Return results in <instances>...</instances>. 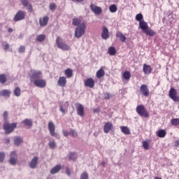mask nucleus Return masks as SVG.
<instances>
[{
  "instance_id": "nucleus-13",
  "label": "nucleus",
  "mask_w": 179,
  "mask_h": 179,
  "mask_svg": "<svg viewBox=\"0 0 179 179\" xmlns=\"http://www.w3.org/2000/svg\"><path fill=\"white\" fill-rule=\"evenodd\" d=\"M113 129H114L113 124L112 122H108L105 124L103 127V132L106 134H108Z\"/></svg>"
},
{
  "instance_id": "nucleus-38",
  "label": "nucleus",
  "mask_w": 179,
  "mask_h": 179,
  "mask_svg": "<svg viewBox=\"0 0 179 179\" xmlns=\"http://www.w3.org/2000/svg\"><path fill=\"white\" fill-rule=\"evenodd\" d=\"M22 123L26 126H29V127H31L33 125L32 121L28 119L23 120Z\"/></svg>"
},
{
  "instance_id": "nucleus-17",
  "label": "nucleus",
  "mask_w": 179,
  "mask_h": 179,
  "mask_svg": "<svg viewBox=\"0 0 179 179\" xmlns=\"http://www.w3.org/2000/svg\"><path fill=\"white\" fill-rule=\"evenodd\" d=\"M17 155L16 152H12L10 153V157L9 160V162L10 164L15 165L17 164Z\"/></svg>"
},
{
  "instance_id": "nucleus-24",
  "label": "nucleus",
  "mask_w": 179,
  "mask_h": 179,
  "mask_svg": "<svg viewBox=\"0 0 179 179\" xmlns=\"http://www.w3.org/2000/svg\"><path fill=\"white\" fill-rule=\"evenodd\" d=\"M120 130L122 133H123L125 135L131 134V130H129V128H128V127L122 126L120 127Z\"/></svg>"
},
{
  "instance_id": "nucleus-35",
  "label": "nucleus",
  "mask_w": 179,
  "mask_h": 179,
  "mask_svg": "<svg viewBox=\"0 0 179 179\" xmlns=\"http://www.w3.org/2000/svg\"><path fill=\"white\" fill-rule=\"evenodd\" d=\"M109 10L110 13H116L117 11V6L115 4L111 5L109 7Z\"/></svg>"
},
{
  "instance_id": "nucleus-6",
  "label": "nucleus",
  "mask_w": 179,
  "mask_h": 179,
  "mask_svg": "<svg viewBox=\"0 0 179 179\" xmlns=\"http://www.w3.org/2000/svg\"><path fill=\"white\" fill-rule=\"evenodd\" d=\"M48 128L50 131V136L55 137L56 138H60L59 135L56 133V127L53 122L50 121L48 122Z\"/></svg>"
},
{
  "instance_id": "nucleus-55",
  "label": "nucleus",
  "mask_w": 179,
  "mask_h": 179,
  "mask_svg": "<svg viewBox=\"0 0 179 179\" xmlns=\"http://www.w3.org/2000/svg\"><path fill=\"white\" fill-rule=\"evenodd\" d=\"M73 2H78V3H81L83 2L85 0H71Z\"/></svg>"
},
{
  "instance_id": "nucleus-43",
  "label": "nucleus",
  "mask_w": 179,
  "mask_h": 179,
  "mask_svg": "<svg viewBox=\"0 0 179 179\" xmlns=\"http://www.w3.org/2000/svg\"><path fill=\"white\" fill-rule=\"evenodd\" d=\"M80 179H89V175L87 172H84L80 175Z\"/></svg>"
},
{
  "instance_id": "nucleus-34",
  "label": "nucleus",
  "mask_w": 179,
  "mask_h": 179,
  "mask_svg": "<svg viewBox=\"0 0 179 179\" xmlns=\"http://www.w3.org/2000/svg\"><path fill=\"white\" fill-rule=\"evenodd\" d=\"M22 143H23V139L21 137H17L14 140V143L16 145H20Z\"/></svg>"
},
{
  "instance_id": "nucleus-53",
  "label": "nucleus",
  "mask_w": 179,
  "mask_h": 179,
  "mask_svg": "<svg viewBox=\"0 0 179 179\" xmlns=\"http://www.w3.org/2000/svg\"><path fill=\"white\" fill-rule=\"evenodd\" d=\"M27 7H28L29 10H30V11L33 10V7H32V5L31 3L29 4V6Z\"/></svg>"
},
{
  "instance_id": "nucleus-33",
  "label": "nucleus",
  "mask_w": 179,
  "mask_h": 179,
  "mask_svg": "<svg viewBox=\"0 0 179 179\" xmlns=\"http://www.w3.org/2000/svg\"><path fill=\"white\" fill-rule=\"evenodd\" d=\"M7 82L6 75L0 74V83L5 84Z\"/></svg>"
},
{
  "instance_id": "nucleus-31",
  "label": "nucleus",
  "mask_w": 179,
  "mask_h": 179,
  "mask_svg": "<svg viewBox=\"0 0 179 179\" xmlns=\"http://www.w3.org/2000/svg\"><path fill=\"white\" fill-rule=\"evenodd\" d=\"M108 54L110 55H111V56H114L117 53V50H116L115 48H114V47H110L108 48Z\"/></svg>"
},
{
  "instance_id": "nucleus-26",
  "label": "nucleus",
  "mask_w": 179,
  "mask_h": 179,
  "mask_svg": "<svg viewBox=\"0 0 179 179\" xmlns=\"http://www.w3.org/2000/svg\"><path fill=\"white\" fill-rule=\"evenodd\" d=\"M106 75V73H105V71L103 69H100L97 72H96V77L98 78H103V76H105Z\"/></svg>"
},
{
  "instance_id": "nucleus-46",
  "label": "nucleus",
  "mask_w": 179,
  "mask_h": 179,
  "mask_svg": "<svg viewBox=\"0 0 179 179\" xmlns=\"http://www.w3.org/2000/svg\"><path fill=\"white\" fill-rule=\"evenodd\" d=\"M3 119H4L5 122H7V120L8 119V111H5L3 113Z\"/></svg>"
},
{
  "instance_id": "nucleus-14",
  "label": "nucleus",
  "mask_w": 179,
  "mask_h": 179,
  "mask_svg": "<svg viewBox=\"0 0 179 179\" xmlns=\"http://www.w3.org/2000/svg\"><path fill=\"white\" fill-rule=\"evenodd\" d=\"M90 9L96 15H100L103 12L101 8H100L99 6H96L94 4H91L90 5Z\"/></svg>"
},
{
  "instance_id": "nucleus-18",
  "label": "nucleus",
  "mask_w": 179,
  "mask_h": 179,
  "mask_svg": "<svg viewBox=\"0 0 179 179\" xmlns=\"http://www.w3.org/2000/svg\"><path fill=\"white\" fill-rule=\"evenodd\" d=\"M84 84H85V86L86 87H89L90 88H93L95 86V81L93 78H90L85 81Z\"/></svg>"
},
{
  "instance_id": "nucleus-19",
  "label": "nucleus",
  "mask_w": 179,
  "mask_h": 179,
  "mask_svg": "<svg viewBox=\"0 0 179 179\" xmlns=\"http://www.w3.org/2000/svg\"><path fill=\"white\" fill-rule=\"evenodd\" d=\"M143 71L145 74L150 75L152 73V66H150V65L144 64L143 66Z\"/></svg>"
},
{
  "instance_id": "nucleus-8",
  "label": "nucleus",
  "mask_w": 179,
  "mask_h": 179,
  "mask_svg": "<svg viewBox=\"0 0 179 179\" xmlns=\"http://www.w3.org/2000/svg\"><path fill=\"white\" fill-rule=\"evenodd\" d=\"M169 97L175 102H179V96L177 90L171 88L169 94Z\"/></svg>"
},
{
  "instance_id": "nucleus-9",
  "label": "nucleus",
  "mask_w": 179,
  "mask_h": 179,
  "mask_svg": "<svg viewBox=\"0 0 179 179\" xmlns=\"http://www.w3.org/2000/svg\"><path fill=\"white\" fill-rule=\"evenodd\" d=\"M26 13L23 10H19L17 12L13 17V21L18 22L25 19Z\"/></svg>"
},
{
  "instance_id": "nucleus-49",
  "label": "nucleus",
  "mask_w": 179,
  "mask_h": 179,
  "mask_svg": "<svg viewBox=\"0 0 179 179\" xmlns=\"http://www.w3.org/2000/svg\"><path fill=\"white\" fill-rule=\"evenodd\" d=\"M70 135H71V136H73V137H76V136H78V134H77V132H76V131H74V130H71V131H70Z\"/></svg>"
},
{
  "instance_id": "nucleus-36",
  "label": "nucleus",
  "mask_w": 179,
  "mask_h": 179,
  "mask_svg": "<svg viewBox=\"0 0 179 179\" xmlns=\"http://www.w3.org/2000/svg\"><path fill=\"white\" fill-rule=\"evenodd\" d=\"M81 24V20L79 18L73 19L72 24L73 26H78Z\"/></svg>"
},
{
  "instance_id": "nucleus-47",
  "label": "nucleus",
  "mask_w": 179,
  "mask_h": 179,
  "mask_svg": "<svg viewBox=\"0 0 179 179\" xmlns=\"http://www.w3.org/2000/svg\"><path fill=\"white\" fill-rule=\"evenodd\" d=\"M5 153L3 152H0V162H3L5 159Z\"/></svg>"
},
{
  "instance_id": "nucleus-57",
  "label": "nucleus",
  "mask_w": 179,
  "mask_h": 179,
  "mask_svg": "<svg viewBox=\"0 0 179 179\" xmlns=\"http://www.w3.org/2000/svg\"><path fill=\"white\" fill-rule=\"evenodd\" d=\"M13 31V29L12 28H9L8 29V32H9V33H12Z\"/></svg>"
},
{
  "instance_id": "nucleus-2",
  "label": "nucleus",
  "mask_w": 179,
  "mask_h": 179,
  "mask_svg": "<svg viewBox=\"0 0 179 179\" xmlns=\"http://www.w3.org/2000/svg\"><path fill=\"white\" fill-rule=\"evenodd\" d=\"M17 123L10 124L8 122H5L3 124V128L6 134H10L15 131V128H17Z\"/></svg>"
},
{
  "instance_id": "nucleus-40",
  "label": "nucleus",
  "mask_w": 179,
  "mask_h": 179,
  "mask_svg": "<svg viewBox=\"0 0 179 179\" xmlns=\"http://www.w3.org/2000/svg\"><path fill=\"white\" fill-rule=\"evenodd\" d=\"M171 123L173 126H178L179 125V118H173L171 120Z\"/></svg>"
},
{
  "instance_id": "nucleus-16",
  "label": "nucleus",
  "mask_w": 179,
  "mask_h": 179,
  "mask_svg": "<svg viewBox=\"0 0 179 179\" xmlns=\"http://www.w3.org/2000/svg\"><path fill=\"white\" fill-rule=\"evenodd\" d=\"M76 110H77V114L79 116H81V117L85 116V108L82 104L78 103V106H76Z\"/></svg>"
},
{
  "instance_id": "nucleus-39",
  "label": "nucleus",
  "mask_w": 179,
  "mask_h": 179,
  "mask_svg": "<svg viewBox=\"0 0 179 179\" xmlns=\"http://www.w3.org/2000/svg\"><path fill=\"white\" fill-rule=\"evenodd\" d=\"M48 146L50 149H55L57 147L55 141H49Z\"/></svg>"
},
{
  "instance_id": "nucleus-59",
  "label": "nucleus",
  "mask_w": 179,
  "mask_h": 179,
  "mask_svg": "<svg viewBox=\"0 0 179 179\" xmlns=\"http://www.w3.org/2000/svg\"><path fill=\"white\" fill-rule=\"evenodd\" d=\"M94 113H98V112H99V110L95 109V110H94Z\"/></svg>"
},
{
  "instance_id": "nucleus-60",
  "label": "nucleus",
  "mask_w": 179,
  "mask_h": 179,
  "mask_svg": "<svg viewBox=\"0 0 179 179\" xmlns=\"http://www.w3.org/2000/svg\"><path fill=\"white\" fill-rule=\"evenodd\" d=\"M155 179H162L160 177H155Z\"/></svg>"
},
{
  "instance_id": "nucleus-58",
  "label": "nucleus",
  "mask_w": 179,
  "mask_h": 179,
  "mask_svg": "<svg viewBox=\"0 0 179 179\" xmlns=\"http://www.w3.org/2000/svg\"><path fill=\"white\" fill-rule=\"evenodd\" d=\"M6 143H10V139H6Z\"/></svg>"
},
{
  "instance_id": "nucleus-15",
  "label": "nucleus",
  "mask_w": 179,
  "mask_h": 179,
  "mask_svg": "<svg viewBox=\"0 0 179 179\" xmlns=\"http://www.w3.org/2000/svg\"><path fill=\"white\" fill-rule=\"evenodd\" d=\"M101 38L103 40H107L110 38L109 29L106 27H103V30H102V33H101Z\"/></svg>"
},
{
  "instance_id": "nucleus-45",
  "label": "nucleus",
  "mask_w": 179,
  "mask_h": 179,
  "mask_svg": "<svg viewBox=\"0 0 179 179\" xmlns=\"http://www.w3.org/2000/svg\"><path fill=\"white\" fill-rule=\"evenodd\" d=\"M49 8H50V10H55L56 8H57V5H56L55 3H50Z\"/></svg>"
},
{
  "instance_id": "nucleus-51",
  "label": "nucleus",
  "mask_w": 179,
  "mask_h": 179,
  "mask_svg": "<svg viewBox=\"0 0 179 179\" xmlns=\"http://www.w3.org/2000/svg\"><path fill=\"white\" fill-rule=\"evenodd\" d=\"M63 134H64V135L66 137H67V136H69L70 135V132H69V131H66V130L63 131Z\"/></svg>"
},
{
  "instance_id": "nucleus-25",
  "label": "nucleus",
  "mask_w": 179,
  "mask_h": 179,
  "mask_svg": "<svg viewBox=\"0 0 179 179\" xmlns=\"http://www.w3.org/2000/svg\"><path fill=\"white\" fill-rule=\"evenodd\" d=\"M116 37L119 38L120 41H122V43L127 41V37H125V36H124L122 32L117 31L116 33Z\"/></svg>"
},
{
  "instance_id": "nucleus-56",
  "label": "nucleus",
  "mask_w": 179,
  "mask_h": 179,
  "mask_svg": "<svg viewBox=\"0 0 179 179\" xmlns=\"http://www.w3.org/2000/svg\"><path fill=\"white\" fill-rule=\"evenodd\" d=\"M178 145H179V141H175V146L178 147Z\"/></svg>"
},
{
  "instance_id": "nucleus-28",
  "label": "nucleus",
  "mask_w": 179,
  "mask_h": 179,
  "mask_svg": "<svg viewBox=\"0 0 179 179\" xmlns=\"http://www.w3.org/2000/svg\"><path fill=\"white\" fill-rule=\"evenodd\" d=\"M69 158L70 160L76 161L78 158V155L76 152H71L69 153Z\"/></svg>"
},
{
  "instance_id": "nucleus-44",
  "label": "nucleus",
  "mask_w": 179,
  "mask_h": 179,
  "mask_svg": "<svg viewBox=\"0 0 179 179\" xmlns=\"http://www.w3.org/2000/svg\"><path fill=\"white\" fill-rule=\"evenodd\" d=\"M25 50H26V47L25 46H23V45H21L19 49H18V52L19 53H22V52H25Z\"/></svg>"
},
{
  "instance_id": "nucleus-5",
  "label": "nucleus",
  "mask_w": 179,
  "mask_h": 179,
  "mask_svg": "<svg viewBox=\"0 0 179 179\" xmlns=\"http://www.w3.org/2000/svg\"><path fill=\"white\" fill-rule=\"evenodd\" d=\"M56 44L57 48H60L64 51H68L71 50V47L69 45L62 42V39L60 36L57 37Z\"/></svg>"
},
{
  "instance_id": "nucleus-10",
  "label": "nucleus",
  "mask_w": 179,
  "mask_h": 179,
  "mask_svg": "<svg viewBox=\"0 0 179 179\" xmlns=\"http://www.w3.org/2000/svg\"><path fill=\"white\" fill-rule=\"evenodd\" d=\"M34 85L40 88H45L47 85V83L45 80L38 78L35 80L34 82Z\"/></svg>"
},
{
  "instance_id": "nucleus-54",
  "label": "nucleus",
  "mask_w": 179,
  "mask_h": 179,
  "mask_svg": "<svg viewBox=\"0 0 179 179\" xmlns=\"http://www.w3.org/2000/svg\"><path fill=\"white\" fill-rule=\"evenodd\" d=\"M10 48V45L8 44L5 45L4 50H8Z\"/></svg>"
},
{
  "instance_id": "nucleus-23",
  "label": "nucleus",
  "mask_w": 179,
  "mask_h": 179,
  "mask_svg": "<svg viewBox=\"0 0 179 179\" xmlns=\"http://www.w3.org/2000/svg\"><path fill=\"white\" fill-rule=\"evenodd\" d=\"M64 74L67 78H71L73 76V71L71 69H66L64 71Z\"/></svg>"
},
{
  "instance_id": "nucleus-21",
  "label": "nucleus",
  "mask_w": 179,
  "mask_h": 179,
  "mask_svg": "<svg viewBox=\"0 0 179 179\" xmlns=\"http://www.w3.org/2000/svg\"><path fill=\"white\" fill-rule=\"evenodd\" d=\"M38 157H34L31 159V162H30V164H29L30 168H31V169H35V168H36L37 164H38Z\"/></svg>"
},
{
  "instance_id": "nucleus-37",
  "label": "nucleus",
  "mask_w": 179,
  "mask_h": 179,
  "mask_svg": "<svg viewBox=\"0 0 179 179\" xmlns=\"http://www.w3.org/2000/svg\"><path fill=\"white\" fill-rule=\"evenodd\" d=\"M46 38V36L44 35V34H41L39 36H37V38L36 40L38 41V42H43L45 40Z\"/></svg>"
},
{
  "instance_id": "nucleus-22",
  "label": "nucleus",
  "mask_w": 179,
  "mask_h": 179,
  "mask_svg": "<svg viewBox=\"0 0 179 179\" xmlns=\"http://www.w3.org/2000/svg\"><path fill=\"white\" fill-rule=\"evenodd\" d=\"M62 169V165L57 164L50 170V173L54 175L59 173Z\"/></svg>"
},
{
  "instance_id": "nucleus-27",
  "label": "nucleus",
  "mask_w": 179,
  "mask_h": 179,
  "mask_svg": "<svg viewBox=\"0 0 179 179\" xmlns=\"http://www.w3.org/2000/svg\"><path fill=\"white\" fill-rule=\"evenodd\" d=\"M166 134H167V132H166L164 129H159L158 131H157V135L159 138H164Z\"/></svg>"
},
{
  "instance_id": "nucleus-50",
  "label": "nucleus",
  "mask_w": 179,
  "mask_h": 179,
  "mask_svg": "<svg viewBox=\"0 0 179 179\" xmlns=\"http://www.w3.org/2000/svg\"><path fill=\"white\" fill-rule=\"evenodd\" d=\"M104 99H105L106 100H109V99H110V94H109V93H106V94H104Z\"/></svg>"
},
{
  "instance_id": "nucleus-7",
  "label": "nucleus",
  "mask_w": 179,
  "mask_h": 179,
  "mask_svg": "<svg viewBox=\"0 0 179 179\" xmlns=\"http://www.w3.org/2000/svg\"><path fill=\"white\" fill-rule=\"evenodd\" d=\"M31 74L29 75L30 81L34 82L42 77V72L37 70H31Z\"/></svg>"
},
{
  "instance_id": "nucleus-1",
  "label": "nucleus",
  "mask_w": 179,
  "mask_h": 179,
  "mask_svg": "<svg viewBox=\"0 0 179 179\" xmlns=\"http://www.w3.org/2000/svg\"><path fill=\"white\" fill-rule=\"evenodd\" d=\"M136 20L139 22V27L144 34L150 36L156 35V32L153 29L149 28L148 23L143 21V15L141 13L136 15Z\"/></svg>"
},
{
  "instance_id": "nucleus-30",
  "label": "nucleus",
  "mask_w": 179,
  "mask_h": 179,
  "mask_svg": "<svg viewBox=\"0 0 179 179\" xmlns=\"http://www.w3.org/2000/svg\"><path fill=\"white\" fill-rule=\"evenodd\" d=\"M151 141L150 140H147V141H144L142 142V145H143V148L145 149V150H149V143H150Z\"/></svg>"
},
{
  "instance_id": "nucleus-12",
  "label": "nucleus",
  "mask_w": 179,
  "mask_h": 179,
  "mask_svg": "<svg viewBox=\"0 0 179 179\" xmlns=\"http://www.w3.org/2000/svg\"><path fill=\"white\" fill-rule=\"evenodd\" d=\"M67 85V79L66 77L61 76L59 78V80H57V85L61 87H64Z\"/></svg>"
},
{
  "instance_id": "nucleus-52",
  "label": "nucleus",
  "mask_w": 179,
  "mask_h": 179,
  "mask_svg": "<svg viewBox=\"0 0 179 179\" xmlns=\"http://www.w3.org/2000/svg\"><path fill=\"white\" fill-rule=\"evenodd\" d=\"M59 110L63 113H66V110L64 109L63 106H59Z\"/></svg>"
},
{
  "instance_id": "nucleus-42",
  "label": "nucleus",
  "mask_w": 179,
  "mask_h": 179,
  "mask_svg": "<svg viewBox=\"0 0 179 179\" xmlns=\"http://www.w3.org/2000/svg\"><path fill=\"white\" fill-rule=\"evenodd\" d=\"M20 2L22 5L26 8L28 7L30 4L29 0H21Z\"/></svg>"
},
{
  "instance_id": "nucleus-11",
  "label": "nucleus",
  "mask_w": 179,
  "mask_h": 179,
  "mask_svg": "<svg viewBox=\"0 0 179 179\" xmlns=\"http://www.w3.org/2000/svg\"><path fill=\"white\" fill-rule=\"evenodd\" d=\"M140 92L144 96H149V87L146 85H142L140 87Z\"/></svg>"
},
{
  "instance_id": "nucleus-3",
  "label": "nucleus",
  "mask_w": 179,
  "mask_h": 179,
  "mask_svg": "<svg viewBox=\"0 0 179 179\" xmlns=\"http://www.w3.org/2000/svg\"><path fill=\"white\" fill-rule=\"evenodd\" d=\"M86 30V25L85 23L80 24L75 30V37L80 38L85 35Z\"/></svg>"
},
{
  "instance_id": "nucleus-29",
  "label": "nucleus",
  "mask_w": 179,
  "mask_h": 179,
  "mask_svg": "<svg viewBox=\"0 0 179 179\" xmlns=\"http://www.w3.org/2000/svg\"><path fill=\"white\" fill-rule=\"evenodd\" d=\"M10 94H11V91L8 90H3L0 92V94L3 96H10Z\"/></svg>"
},
{
  "instance_id": "nucleus-48",
  "label": "nucleus",
  "mask_w": 179,
  "mask_h": 179,
  "mask_svg": "<svg viewBox=\"0 0 179 179\" xmlns=\"http://www.w3.org/2000/svg\"><path fill=\"white\" fill-rule=\"evenodd\" d=\"M65 169H66V175H67L68 176H71V172L70 168H69V167H66Z\"/></svg>"
},
{
  "instance_id": "nucleus-20",
  "label": "nucleus",
  "mask_w": 179,
  "mask_h": 179,
  "mask_svg": "<svg viewBox=\"0 0 179 179\" xmlns=\"http://www.w3.org/2000/svg\"><path fill=\"white\" fill-rule=\"evenodd\" d=\"M50 18L45 16L43 18L39 19V24L41 27H45L48 25Z\"/></svg>"
},
{
  "instance_id": "nucleus-41",
  "label": "nucleus",
  "mask_w": 179,
  "mask_h": 179,
  "mask_svg": "<svg viewBox=\"0 0 179 179\" xmlns=\"http://www.w3.org/2000/svg\"><path fill=\"white\" fill-rule=\"evenodd\" d=\"M14 95L16 96H20L21 95V89L20 87H16L14 90Z\"/></svg>"
},
{
  "instance_id": "nucleus-4",
  "label": "nucleus",
  "mask_w": 179,
  "mask_h": 179,
  "mask_svg": "<svg viewBox=\"0 0 179 179\" xmlns=\"http://www.w3.org/2000/svg\"><path fill=\"white\" fill-rule=\"evenodd\" d=\"M136 111L141 117L149 118V112L147 111L146 108L143 105H139L136 107Z\"/></svg>"
},
{
  "instance_id": "nucleus-32",
  "label": "nucleus",
  "mask_w": 179,
  "mask_h": 179,
  "mask_svg": "<svg viewBox=\"0 0 179 179\" xmlns=\"http://www.w3.org/2000/svg\"><path fill=\"white\" fill-rule=\"evenodd\" d=\"M122 77L125 80H130L131 79V73H129V71H126L123 73Z\"/></svg>"
}]
</instances>
